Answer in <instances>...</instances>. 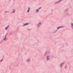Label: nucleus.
Returning <instances> with one entry per match:
<instances>
[{
	"label": "nucleus",
	"instance_id": "obj_1",
	"mask_svg": "<svg viewBox=\"0 0 73 73\" xmlns=\"http://www.w3.org/2000/svg\"><path fill=\"white\" fill-rule=\"evenodd\" d=\"M29 24V23H27L24 24V25H23V26H25V25H28Z\"/></svg>",
	"mask_w": 73,
	"mask_h": 73
},
{
	"label": "nucleus",
	"instance_id": "obj_2",
	"mask_svg": "<svg viewBox=\"0 0 73 73\" xmlns=\"http://www.w3.org/2000/svg\"><path fill=\"white\" fill-rule=\"evenodd\" d=\"M9 27V26H7L5 28V29L6 30H7V29H8V28Z\"/></svg>",
	"mask_w": 73,
	"mask_h": 73
},
{
	"label": "nucleus",
	"instance_id": "obj_3",
	"mask_svg": "<svg viewBox=\"0 0 73 73\" xmlns=\"http://www.w3.org/2000/svg\"><path fill=\"white\" fill-rule=\"evenodd\" d=\"M3 40H7V38H6V36H5V37L3 38Z\"/></svg>",
	"mask_w": 73,
	"mask_h": 73
},
{
	"label": "nucleus",
	"instance_id": "obj_4",
	"mask_svg": "<svg viewBox=\"0 0 73 73\" xmlns=\"http://www.w3.org/2000/svg\"><path fill=\"white\" fill-rule=\"evenodd\" d=\"M29 10H30V9L29 8V7L27 12H29Z\"/></svg>",
	"mask_w": 73,
	"mask_h": 73
},
{
	"label": "nucleus",
	"instance_id": "obj_5",
	"mask_svg": "<svg viewBox=\"0 0 73 73\" xmlns=\"http://www.w3.org/2000/svg\"><path fill=\"white\" fill-rule=\"evenodd\" d=\"M62 27H61V26H60V27H58L57 29H58L59 28H61Z\"/></svg>",
	"mask_w": 73,
	"mask_h": 73
},
{
	"label": "nucleus",
	"instance_id": "obj_6",
	"mask_svg": "<svg viewBox=\"0 0 73 73\" xmlns=\"http://www.w3.org/2000/svg\"><path fill=\"white\" fill-rule=\"evenodd\" d=\"M62 1V0H60L59 1H58V2H56L57 3H59V2H60V1Z\"/></svg>",
	"mask_w": 73,
	"mask_h": 73
},
{
	"label": "nucleus",
	"instance_id": "obj_7",
	"mask_svg": "<svg viewBox=\"0 0 73 73\" xmlns=\"http://www.w3.org/2000/svg\"><path fill=\"white\" fill-rule=\"evenodd\" d=\"M48 57L49 56H47V60H49V58H48Z\"/></svg>",
	"mask_w": 73,
	"mask_h": 73
},
{
	"label": "nucleus",
	"instance_id": "obj_8",
	"mask_svg": "<svg viewBox=\"0 0 73 73\" xmlns=\"http://www.w3.org/2000/svg\"><path fill=\"white\" fill-rule=\"evenodd\" d=\"M36 12H38V9H36Z\"/></svg>",
	"mask_w": 73,
	"mask_h": 73
},
{
	"label": "nucleus",
	"instance_id": "obj_9",
	"mask_svg": "<svg viewBox=\"0 0 73 73\" xmlns=\"http://www.w3.org/2000/svg\"><path fill=\"white\" fill-rule=\"evenodd\" d=\"M71 26H72V27H73V23L71 24Z\"/></svg>",
	"mask_w": 73,
	"mask_h": 73
},
{
	"label": "nucleus",
	"instance_id": "obj_10",
	"mask_svg": "<svg viewBox=\"0 0 73 73\" xmlns=\"http://www.w3.org/2000/svg\"><path fill=\"white\" fill-rule=\"evenodd\" d=\"M63 64V63H62V64L60 65V67H61V66H62V64Z\"/></svg>",
	"mask_w": 73,
	"mask_h": 73
},
{
	"label": "nucleus",
	"instance_id": "obj_11",
	"mask_svg": "<svg viewBox=\"0 0 73 73\" xmlns=\"http://www.w3.org/2000/svg\"><path fill=\"white\" fill-rule=\"evenodd\" d=\"M3 60V59L1 60L0 61H2Z\"/></svg>",
	"mask_w": 73,
	"mask_h": 73
},
{
	"label": "nucleus",
	"instance_id": "obj_12",
	"mask_svg": "<svg viewBox=\"0 0 73 73\" xmlns=\"http://www.w3.org/2000/svg\"><path fill=\"white\" fill-rule=\"evenodd\" d=\"M41 8V7H40V8H39L38 9H40V8Z\"/></svg>",
	"mask_w": 73,
	"mask_h": 73
},
{
	"label": "nucleus",
	"instance_id": "obj_13",
	"mask_svg": "<svg viewBox=\"0 0 73 73\" xmlns=\"http://www.w3.org/2000/svg\"><path fill=\"white\" fill-rule=\"evenodd\" d=\"M13 12H15V11H14Z\"/></svg>",
	"mask_w": 73,
	"mask_h": 73
},
{
	"label": "nucleus",
	"instance_id": "obj_14",
	"mask_svg": "<svg viewBox=\"0 0 73 73\" xmlns=\"http://www.w3.org/2000/svg\"><path fill=\"white\" fill-rule=\"evenodd\" d=\"M40 24V23H39V24Z\"/></svg>",
	"mask_w": 73,
	"mask_h": 73
},
{
	"label": "nucleus",
	"instance_id": "obj_15",
	"mask_svg": "<svg viewBox=\"0 0 73 73\" xmlns=\"http://www.w3.org/2000/svg\"><path fill=\"white\" fill-rule=\"evenodd\" d=\"M15 11L14 10H13V11Z\"/></svg>",
	"mask_w": 73,
	"mask_h": 73
}]
</instances>
